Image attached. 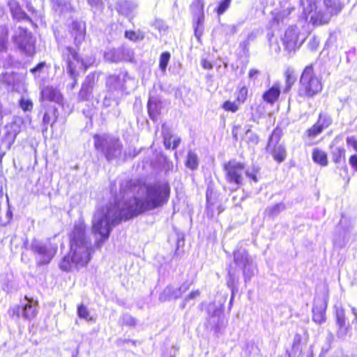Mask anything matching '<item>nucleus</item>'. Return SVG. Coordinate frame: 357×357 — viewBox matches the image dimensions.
Returning <instances> with one entry per match:
<instances>
[{
    "label": "nucleus",
    "instance_id": "nucleus-39",
    "mask_svg": "<svg viewBox=\"0 0 357 357\" xmlns=\"http://www.w3.org/2000/svg\"><path fill=\"white\" fill-rule=\"evenodd\" d=\"M285 209V205L283 203H278L275 205L268 207L265 210L266 214L269 218H275L277 215H278L282 211H283Z\"/></svg>",
    "mask_w": 357,
    "mask_h": 357
},
{
    "label": "nucleus",
    "instance_id": "nucleus-44",
    "mask_svg": "<svg viewBox=\"0 0 357 357\" xmlns=\"http://www.w3.org/2000/svg\"><path fill=\"white\" fill-rule=\"evenodd\" d=\"M77 314L79 318L84 319L87 321H93V317L90 316L89 311L86 305L83 303L78 305Z\"/></svg>",
    "mask_w": 357,
    "mask_h": 357
},
{
    "label": "nucleus",
    "instance_id": "nucleus-10",
    "mask_svg": "<svg viewBox=\"0 0 357 357\" xmlns=\"http://www.w3.org/2000/svg\"><path fill=\"white\" fill-rule=\"evenodd\" d=\"M225 180L228 183L239 188L243 185L245 165L236 160H230L223 165Z\"/></svg>",
    "mask_w": 357,
    "mask_h": 357
},
{
    "label": "nucleus",
    "instance_id": "nucleus-28",
    "mask_svg": "<svg viewBox=\"0 0 357 357\" xmlns=\"http://www.w3.org/2000/svg\"><path fill=\"white\" fill-rule=\"evenodd\" d=\"M324 3L327 12L331 15L339 14L344 7L342 0H324Z\"/></svg>",
    "mask_w": 357,
    "mask_h": 357
},
{
    "label": "nucleus",
    "instance_id": "nucleus-26",
    "mask_svg": "<svg viewBox=\"0 0 357 357\" xmlns=\"http://www.w3.org/2000/svg\"><path fill=\"white\" fill-rule=\"evenodd\" d=\"M281 91L280 84L275 83L271 88L264 92L263 100L271 105H273L280 97Z\"/></svg>",
    "mask_w": 357,
    "mask_h": 357
},
{
    "label": "nucleus",
    "instance_id": "nucleus-42",
    "mask_svg": "<svg viewBox=\"0 0 357 357\" xmlns=\"http://www.w3.org/2000/svg\"><path fill=\"white\" fill-rule=\"evenodd\" d=\"M135 5L128 1H123L119 3V11L123 15H129L135 10Z\"/></svg>",
    "mask_w": 357,
    "mask_h": 357
},
{
    "label": "nucleus",
    "instance_id": "nucleus-38",
    "mask_svg": "<svg viewBox=\"0 0 357 357\" xmlns=\"http://www.w3.org/2000/svg\"><path fill=\"white\" fill-rule=\"evenodd\" d=\"M243 23V22H238L235 24H223L221 25L222 32L225 33L226 37L234 36L238 32V29L242 26Z\"/></svg>",
    "mask_w": 357,
    "mask_h": 357
},
{
    "label": "nucleus",
    "instance_id": "nucleus-7",
    "mask_svg": "<svg viewBox=\"0 0 357 357\" xmlns=\"http://www.w3.org/2000/svg\"><path fill=\"white\" fill-rule=\"evenodd\" d=\"M86 229L83 222H76L70 234V248L83 255L84 259H86V257L91 258L93 251L91 240L86 234Z\"/></svg>",
    "mask_w": 357,
    "mask_h": 357
},
{
    "label": "nucleus",
    "instance_id": "nucleus-47",
    "mask_svg": "<svg viewBox=\"0 0 357 357\" xmlns=\"http://www.w3.org/2000/svg\"><path fill=\"white\" fill-rule=\"evenodd\" d=\"M248 89L245 86H239L236 92V102L241 105L245 102L248 97Z\"/></svg>",
    "mask_w": 357,
    "mask_h": 357
},
{
    "label": "nucleus",
    "instance_id": "nucleus-14",
    "mask_svg": "<svg viewBox=\"0 0 357 357\" xmlns=\"http://www.w3.org/2000/svg\"><path fill=\"white\" fill-rule=\"evenodd\" d=\"M301 6L303 8V13L306 20L310 19V22L313 25H320L326 22L324 15L317 11V4L313 0H301Z\"/></svg>",
    "mask_w": 357,
    "mask_h": 357
},
{
    "label": "nucleus",
    "instance_id": "nucleus-54",
    "mask_svg": "<svg viewBox=\"0 0 357 357\" xmlns=\"http://www.w3.org/2000/svg\"><path fill=\"white\" fill-rule=\"evenodd\" d=\"M247 142L252 145H257L259 143V135L254 132L251 129H248L245 132Z\"/></svg>",
    "mask_w": 357,
    "mask_h": 357
},
{
    "label": "nucleus",
    "instance_id": "nucleus-57",
    "mask_svg": "<svg viewBox=\"0 0 357 357\" xmlns=\"http://www.w3.org/2000/svg\"><path fill=\"white\" fill-rule=\"evenodd\" d=\"M19 105L24 112L30 111L33 108L32 101L30 99L24 98L23 97L19 100Z\"/></svg>",
    "mask_w": 357,
    "mask_h": 357
},
{
    "label": "nucleus",
    "instance_id": "nucleus-29",
    "mask_svg": "<svg viewBox=\"0 0 357 357\" xmlns=\"http://www.w3.org/2000/svg\"><path fill=\"white\" fill-rule=\"evenodd\" d=\"M282 135H283L282 130L279 127L275 128L273 130L270 136L268 137L266 149H268V148H272L273 146H278L280 144H284L283 143H282L280 142Z\"/></svg>",
    "mask_w": 357,
    "mask_h": 357
},
{
    "label": "nucleus",
    "instance_id": "nucleus-2",
    "mask_svg": "<svg viewBox=\"0 0 357 357\" xmlns=\"http://www.w3.org/2000/svg\"><path fill=\"white\" fill-rule=\"evenodd\" d=\"M234 264H230L227 267V284L231 291V297L229 301V305H231L234 300V294L238 290V283L239 275L237 273V269L242 271L244 282L246 285L255 274L257 266L248 251L241 247L234 251Z\"/></svg>",
    "mask_w": 357,
    "mask_h": 357
},
{
    "label": "nucleus",
    "instance_id": "nucleus-21",
    "mask_svg": "<svg viewBox=\"0 0 357 357\" xmlns=\"http://www.w3.org/2000/svg\"><path fill=\"white\" fill-rule=\"evenodd\" d=\"M41 98L43 100H47L51 102H54V105H57L58 107L63 106V98L59 89L52 86H44L41 91Z\"/></svg>",
    "mask_w": 357,
    "mask_h": 357
},
{
    "label": "nucleus",
    "instance_id": "nucleus-51",
    "mask_svg": "<svg viewBox=\"0 0 357 357\" xmlns=\"http://www.w3.org/2000/svg\"><path fill=\"white\" fill-rule=\"evenodd\" d=\"M125 38L127 39L133 41L137 42L138 40H142L144 38V35L140 32H136L135 31H126L124 33Z\"/></svg>",
    "mask_w": 357,
    "mask_h": 357
},
{
    "label": "nucleus",
    "instance_id": "nucleus-41",
    "mask_svg": "<svg viewBox=\"0 0 357 357\" xmlns=\"http://www.w3.org/2000/svg\"><path fill=\"white\" fill-rule=\"evenodd\" d=\"M22 124V121L20 119H15L10 123H8L5 126V130H9L12 134L17 137L21 131Z\"/></svg>",
    "mask_w": 357,
    "mask_h": 357
},
{
    "label": "nucleus",
    "instance_id": "nucleus-45",
    "mask_svg": "<svg viewBox=\"0 0 357 357\" xmlns=\"http://www.w3.org/2000/svg\"><path fill=\"white\" fill-rule=\"evenodd\" d=\"M15 60L13 56L10 54H3V56L0 57V67L3 68H13L15 64Z\"/></svg>",
    "mask_w": 357,
    "mask_h": 357
},
{
    "label": "nucleus",
    "instance_id": "nucleus-56",
    "mask_svg": "<svg viewBox=\"0 0 357 357\" xmlns=\"http://www.w3.org/2000/svg\"><path fill=\"white\" fill-rule=\"evenodd\" d=\"M324 128L317 122L314 126L307 130V135L310 137H314L321 133Z\"/></svg>",
    "mask_w": 357,
    "mask_h": 357
},
{
    "label": "nucleus",
    "instance_id": "nucleus-40",
    "mask_svg": "<svg viewBox=\"0 0 357 357\" xmlns=\"http://www.w3.org/2000/svg\"><path fill=\"white\" fill-rule=\"evenodd\" d=\"M121 61L132 62L134 60V50L132 48L122 46L119 47Z\"/></svg>",
    "mask_w": 357,
    "mask_h": 357
},
{
    "label": "nucleus",
    "instance_id": "nucleus-31",
    "mask_svg": "<svg viewBox=\"0 0 357 357\" xmlns=\"http://www.w3.org/2000/svg\"><path fill=\"white\" fill-rule=\"evenodd\" d=\"M312 158L315 163L321 166L324 167L328 165L327 153L318 148H315L312 150Z\"/></svg>",
    "mask_w": 357,
    "mask_h": 357
},
{
    "label": "nucleus",
    "instance_id": "nucleus-30",
    "mask_svg": "<svg viewBox=\"0 0 357 357\" xmlns=\"http://www.w3.org/2000/svg\"><path fill=\"white\" fill-rule=\"evenodd\" d=\"M204 14L193 15V29L195 36L199 40L204 31Z\"/></svg>",
    "mask_w": 357,
    "mask_h": 357
},
{
    "label": "nucleus",
    "instance_id": "nucleus-60",
    "mask_svg": "<svg viewBox=\"0 0 357 357\" xmlns=\"http://www.w3.org/2000/svg\"><path fill=\"white\" fill-rule=\"evenodd\" d=\"M87 2L91 6L94 13L97 10H102L104 7V0H87Z\"/></svg>",
    "mask_w": 357,
    "mask_h": 357
},
{
    "label": "nucleus",
    "instance_id": "nucleus-55",
    "mask_svg": "<svg viewBox=\"0 0 357 357\" xmlns=\"http://www.w3.org/2000/svg\"><path fill=\"white\" fill-rule=\"evenodd\" d=\"M8 313L11 318L18 319L22 316V306L17 305L11 306L8 309Z\"/></svg>",
    "mask_w": 357,
    "mask_h": 357
},
{
    "label": "nucleus",
    "instance_id": "nucleus-53",
    "mask_svg": "<svg viewBox=\"0 0 357 357\" xmlns=\"http://www.w3.org/2000/svg\"><path fill=\"white\" fill-rule=\"evenodd\" d=\"M259 169L257 167H253L251 169H246L244 174L250 179L251 181L254 183H257L259 181L257 174L259 172Z\"/></svg>",
    "mask_w": 357,
    "mask_h": 357
},
{
    "label": "nucleus",
    "instance_id": "nucleus-1",
    "mask_svg": "<svg viewBox=\"0 0 357 357\" xmlns=\"http://www.w3.org/2000/svg\"><path fill=\"white\" fill-rule=\"evenodd\" d=\"M170 193L169 183L165 179L149 183L135 179L121 182L119 194L114 197V203L98 208L93 215L92 233L99 236L95 246L100 248L122 220L162 208L169 202Z\"/></svg>",
    "mask_w": 357,
    "mask_h": 357
},
{
    "label": "nucleus",
    "instance_id": "nucleus-48",
    "mask_svg": "<svg viewBox=\"0 0 357 357\" xmlns=\"http://www.w3.org/2000/svg\"><path fill=\"white\" fill-rule=\"evenodd\" d=\"M204 2L203 0H193L190 5V8L193 12V15H199L204 13Z\"/></svg>",
    "mask_w": 357,
    "mask_h": 357
},
{
    "label": "nucleus",
    "instance_id": "nucleus-12",
    "mask_svg": "<svg viewBox=\"0 0 357 357\" xmlns=\"http://www.w3.org/2000/svg\"><path fill=\"white\" fill-rule=\"evenodd\" d=\"M208 316V327L213 330L215 333H220L226 326L222 309L220 306H217L213 303L209 304Z\"/></svg>",
    "mask_w": 357,
    "mask_h": 357
},
{
    "label": "nucleus",
    "instance_id": "nucleus-46",
    "mask_svg": "<svg viewBox=\"0 0 357 357\" xmlns=\"http://www.w3.org/2000/svg\"><path fill=\"white\" fill-rule=\"evenodd\" d=\"M300 343H301V337L299 335H296L294 337L293 344H292V349L290 352L287 351V354L289 357H295L296 354L298 353V356L297 357H299L301 354V349L300 348Z\"/></svg>",
    "mask_w": 357,
    "mask_h": 357
},
{
    "label": "nucleus",
    "instance_id": "nucleus-3",
    "mask_svg": "<svg viewBox=\"0 0 357 357\" xmlns=\"http://www.w3.org/2000/svg\"><path fill=\"white\" fill-rule=\"evenodd\" d=\"M63 59L66 63L67 73L73 82L68 85V88L73 89L77 84V78L79 76L78 70L86 71L95 61L94 57L84 59L79 56L77 52L70 46L65 47L62 50Z\"/></svg>",
    "mask_w": 357,
    "mask_h": 357
},
{
    "label": "nucleus",
    "instance_id": "nucleus-20",
    "mask_svg": "<svg viewBox=\"0 0 357 357\" xmlns=\"http://www.w3.org/2000/svg\"><path fill=\"white\" fill-rule=\"evenodd\" d=\"M327 308V302L323 298L317 299L313 305L312 321L317 324L321 325L326 322V311Z\"/></svg>",
    "mask_w": 357,
    "mask_h": 357
},
{
    "label": "nucleus",
    "instance_id": "nucleus-18",
    "mask_svg": "<svg viewBox=\"0 0 357 357\" xmlns=\"http://www.w3.org/2000/svg\"><path fill=\"white\" fill-rule=\"evenodd\" d=\"M69 31L77 47L82 43L86 36V23L81 20H74L69 25Z\"/></svg>",
    "mask_w": 357,
    "mask_h": 357
},
{
    "label": "nucleus",
    "instance_id": "nucleus-32",
    "mask_svg": "<svg viewBox=\"0 0 357 357\" xmlns=\"http://www.w3.org/2000/svg\"><path fill=\"white\" fill-rule=\"evenodd\" d=\"M120 49L112 48L108 49L104 52V59L105 61L110 63H119L121 62V54Z\"/></svg>",
    "mask_w": 357,
    "mask_h": 357
},
{
    "label": "nucleus",
    "instance_id": "nucleus-52",
    "mask_svg": "<svg viewBox=\"0 0 357 357\" xmlns=\"http://www.w3.org/2000/svg\"><path fill=\"white\" fill-rule=\"evenodd\" d=\"M239 105L236 100L234 102L226 100L223 102L222 107L227 112L235 113L238 110Z\"/></svg>",
    "mask_w": 357,
    "mask_h": 357
},
{
    "label": "nucleus",
    "instance_id": "nucleus-15",
    "mask_svg": "<svg viewBox=\"0 0 357 357\" xmlns=\"http://www.w3.org/2000/svg\"><path fill=\"white\" fill-rule=\"evenodd\" d=\"M100 74V73L95 71L85 77L77 95L78 101H89L92 98V93Z\"/></svg>",
    "mask_w": 357,
    "mask_h": 357
},
{
    "label": "nucleus",
    "instance_id": "nucleus-59",
    "mask_svg": "<svg viewBox=\"0 0 357 357\" xmlns=\"http://www.w3.org/2000/svg\"><path fill=\"white\" fill-rule=\"evenodd\" d=\"M295 8L294 7H288L286 9H284L278 13L277 16L275 17V20L278 21L281 20L282 22L286 19Z\"/></svg>",
    "mask_w": 357,
    "mask_h": 357
},
{
    "label": "nucleus",
    "instance_id": "nucleus-43",
    "mask_svg": "<svg viewBox=\"0 0 357 357\" xmlns=\"http://www.w3.org/2000/svg\"><path fill=\"white\" fill-rule=\"evenodd\" d=\"M171 58V54L169 52H163L160 55L159 59V68L163 75L165 74L168 63Z\"/></svg>",
    "mask_w": 357,
    "mask_h": 357
},
{
    "label": "nucleus",
    "instance_id": "nucleus-23",
    "mask_svg": "<svg viewBox=\"0 0 357 357\" xmlns=\"http://www.w3.org/2000/svg\"><path fill=\"white\" fill-rule=\"evenodd\" d=\"M162 102L157 96H150L147 102V110L149 118L156 122L161 114Z\"/></svg>",
    "mask_w": 357,
    "mask_h": 357
},
{
    "label": "nucleus",
    "instance_id": "nucleus-34",
    "mask_svg": "<svg viewBox=\"0 0 357 357\" xmlns=\"http://www.w3.org/2000/svg\"><path fill=\"white\" fill-rule=\"evenodd\" d=\"M16 74L13 72H5L0 73V83L6 86L8 89L13 88L15 82Z\"/></svg>",
    "mask_w": 357,
    "mask_h": 357
},
{
    "label": "nucleus",
    "instance_id": "nucleus-35",
    "mask_svg": "<svg viewBox=\"0 0 357 357\" xmlns=\"http://www.w3.org/2000/svg\"><path fill=\"white\" fill-rule=\"evenodd\" d=\"M122 97L112 94L109 91H107V93L102 100V106L105 108L111 107L113 104L119 105Z\"/></svg>",
    "mask_w": 357,
    "mask_h": 357
},
{
    "label": "nucleus",
    "instance_id": "nucleus-4",
    "mask_svg": "<svg viewBox=\"0 0 357 357\" xmlns=\"http://www.w3.org/2000/svg\"><path fill=\"white\" fill-rule=\"evenodd\" d=\"M93 139L95 149L100 152L108 162L121 156L123 145L119 138L107 134H96Z\"/></svg>",
    "mask_w": 357,
    "mask_h": 357
},
{
    "label": "nucleus",
    "instance_id": "nucleus-27",
    "mask_svg": "<svg viewBox=\"0 0 357 357\" xmlns=\"http://www.w3.org/2000/svg\"><path fill=\"white\" fill-rule=\"evenodd\" d=\"M270 153L273 160L278 163L284 162L287 158V151L284 144L273 146L266 149Z\"/></svg>",
    "mask_w": 357,
    "mask_h": 357
},
{
    "label": "nucleus",
    "instance_id": "nucleus-61",
    "mask_svg": "<svg viewBox=\"0 0 357 357\" xmlns=\"http://www.w3.org/2000/svg\"><path fill=\"white\" fill-rule=\"evenodd\" d=\"M123 324L129 326H135L137 324V320L132 316L128 314H125L122 317Z\"/></svg>",
    "mask_w": 357,
    "mask_h": 357
},
{
    "label": "nucleus",
    "instance_id": "nucleus-6",
    "mask_svg": "<svg viewBox=\"0 0 357 357\" xmlns=\"http://www.w3.org/2000/svg\"><path fill=\"white\" fill-rule=\"evenodd\" d=\"M15 49L25 57L32 58L36 53V40L33 33L26 28L17 27L12 36Z\"/></svg>",
    "mask_w": 357,
    "mask_h": 357
},
{
    "label": "nucleus",
    "instance_id": "nucleus-33",
    "mask_svg": "<svg viewBox=\"0 0 357 357\" xmlns=\"http://www.w3.org/2000/svg\"><path fill=\"white\" fill-rule=\"evenodd\" d=\"M346 150L343 146H331V154L333 162L335 164L341 162L342 160L345 161Z\"/></svg>",
    "mask_w": 357,
    "mask_h": 357
},
{
    "label": "nucleus",
    "instance_id": "nucleus-24",
    "mask_svg": "<svg viewBox=\"0 0 357 357\" xmlns=\"http://www.w3.org/2000/svg\"><path fill=\"white\" fill-rule=\"evenodd\" d=\"M59 117V112L58 107L54 105H50L46 109L43 117V124H42V130L43 132H46L48 129V126L51 125L52 127L54 123L56 122Z\"/></svg>",
    "mask_w": 357,
    "mask_h": 357
},
{
    "label": "nucleus",
    "instance_id": "nucleus-9",
    "mask_svg": "<svg viewBox=\"0 0 357 357\" xmlns=\"http://www.w3.org/2000/svg\"><path fill=\"white\" fill-rule=\"evenodd\" d=\"M335 318L336 325V337L341 340H345L348 336L351 338L354 335L357 337V308L351 307V313L354 316V318L351 321V324H354V331L356 334H354L351 331V327L349 324H346V315L345 311L342 306L335 305Z\"/></svg>",
    "mask_w": 357,
    "mask_h": 357
},
{
    "label": "nucleus",
    "instance_id": "nucleus-58",
    "mask_svg": "<svg viewBox=\"0 0 357 357\" xmlns=\"http://www.w3.org/2000/svg\"><path fill=\"white\" fill-rule=\"evenodd\" d=\"M8 37L7 34H1L0 36V57L7 52Z\"/></svg>",
    "mask_w": 357,
    "mask_h": 357
},
{
    "label": "nucleus",
    "instance_id": "nucleus-16",
    "mask_svg": "<svg viewBox=\"0 0 357 357\" xmlns=\"http://www.w3.org/2000/svg\"><path fill=\"white\" fill-rule=\"evenodd\" d=\"M191 284L192 282L188 281L184 282L178 287L169 284L160 294L159 301L165 302L171 300H177L181 298L182 295L190 288Z\"/></svg>",
    "mask_w": 357,
    "mask_h": 357
},
{
    "label": "nucleus",
    "instance_id": "nucleus-13",
    "mask_svg": "<svg viewBox=\"0 0 357 357\" xmlns=\"http://www.w3.org/2000/svg\"><path fill=\"white\" fill-rule=\"evenodd\" d=\"M90 259L91 258L89 257L84 259L83 255L77 252L75 253V252L70 249L69 253L65 255L61 260L59 268L63 271L69 272L76 266H86Z\"/></svg>",
    "mask_w": 357,
    "mask_h": 357
},
{
    "label": "nucleus",
    "instance_id": "nucleus-36",
    "mask_svg": "<svg viewBox=\"0 0 357 357\" xmlns=\"http://www.w3.org/2000/svg\"><path fill=\"white\" fill-rule=\"evenodd\" d=\"M185 164L188 169L191 170H196L199 165V159L197 155L192 151L190 150L188 153Z\"/></svg>",
    "mask_w": 357,
    "mask_h": 357
},
{
    "label": "nucleus",
    "instance_id": "nucleus-64",
    "mask_svg": "<svg viewBox=\"0 0 357 357\" xmlns=\"http://www.w3.org/2000/svg\"><path fill=\"white\" fill-rule=\"evenodd\" d=\"M347 144L351 146L357 152V136H349L346 139Z\"/></svg>",
    "mask_w": 357,
    "mask_h": 357
},
{
    "label": "nucleus",
    "instance_id": "nucleus-11",
    "mask_svg": "<svg viewBox=\"0 0 357 357\" xmlns=\"http://www.w3.org/2000/svg\"><path fill=\"white\" fill-rule=\"evenodd\" d=\"M130 79L128 72L125 70H120L117 73L110 75L106 79L107 91L123 97L124 91L126 90L125 86L127 80Z\"/></svg>",
    "mask_w": 357,
    "mask_h": 357
},
{
    "label": "nucleus",
    "instance_id": "nucleus-25",
    "mask_svg": "<svg viewBox=\"0 0 357 357\" xmlns=\"http://www.w3.org/2000/svg\"><path fill=\"white\" fill-rule=\"evenodd\" d=\"M11 15L14 19L17 20H26L31 22V19L28 15L22 9L19 3L15 0H9L8 2Z\"/></svg>",
    "mask_w": 357,
    "mask_h": 357
},
{
    "label": "nucleus",
    "instance_id": "nucleus-50",
    "mask_svg": "<svg viewBox=\"0 0 357 357\" xmlns=\"http://www.w3.org/2000/svg\"><path fill=\"white\" fill-rule=\"evenodd\" d=\"M231 0H221L218 2V6L215 9L217 15L220 16L223 15L229 8Z\"/></svg>",
    "mask_w": 357,
    "mask_h": 357
},
{
    "label": "nucleus",
    "instance_id": "nucleus-63",
    "mask_svg": "<svg viewBox=\"0 0 357 357\" xmlns=\"http://www.w3.org/2000/svg\"><path fill=\"white\" fill-rule=\"evenodd\" d=\"M46 63L45 61H41L38 63L35 67L32 68L30 70V73H31L35 77L37 76L38 73H40L42 70L45 67Z\"/></svg>",
    "mask_w": 357,
    "mask_h": 357
},
{
    "label": "nucleus",
    "instance_id": "nucleus-19",
    "mask_svg": "<svg viewBox=\"0 0 357 357\" xmlns=\"http://www.w3.org/2000/svg\"><path fill=\"white\" fill-rule=\"evenodd\" d=\"M206 212L208 218H213L215 207L218 204L219 193L215 190L213 183L209 182L206 192Z\"/></svg>",
    "mask_w": 357,
    "mask_h": 357
},
{
    "label": "nucleus",
    "instance_id": "nucleus-8",
    "mask_svg": "<svg viewBox=\"0 0 357 357\" xmlns=\"http://www.w3.org/2000/svg\"><path fill=\"white\" fill-rule=\"evenodd\" d=\"M29 250L35 256L38 266H44L50 263L57 252L58 246L49 239L45 241L33 238L29 245Z\"/></svg>",
    "mask_w": 357,
    "mask_h": 357
},
{
    "label": "nucleus",
    "instance_id": "nucleus-49",
    "mask_svg": "<svg viewBox=\"0 0 357 357\" xmlns=\"http://www.w3.org/2000/svg\"><path fill=\"white\" fill-rule=\"evenodd\" d=\"M333 122L331 116L326 113H320L317 123L324 129L331 125Z\"/></svg>",
    "mask_w": 357,
    "mask_h": 357
},
{
    "label": "nucleus",
    "instance_id": "nucleus-22",
    "mask_svg": "<svg viewBox=\"0 0 357 357\" xmlns=\"http://www.w3.org/2000/svg\"><path fill=\"white\" fill-rule=\"evenodd\" d=\"M25 303L22 305V317L26 320H31L38 314V301L28 296L24 297Z\"/></svg>",
    "mask_w": 357,
    "mask_h": 357
},
{
    "label": "nucleus",
    "instance_id": "nucleus-62",
    "mask_svg": "<svg viewBox=\"0 0 357 357\" xmlns=\"http://www.w3.org/2000/svg\"><path fill=\"white\" fill-rule=\"evenodd\" d=\"M319 45V40L317 36H313L311 38L308 42L307 47L308 49L314 52L317 50L318 46Z\"/></svg>",
    "mask_w": 357,
    "mask_h": 357
},
{
    "label": "nucleus",
    "instance_id": "nucleus-5",
    "mask_svg": "<svg viewBox=\"0 0 357 357\" xmlns=\"http://www.w3.org/2000/svg\"><path fill=\"white\" fill-rule=\"evenodd\" d=\"M322 83L314 72L313 66L309 65L303 70L299 79L298 96L312 98L322 91Z\"/></svg>",
    "mask_w": 357,
    "mask_h": 357
},
{
    "label": "nucleus",
    "instance_id": "nucleus-37",
    "mask_svg": "<svg viewBox=\"0 0 357 357\" xmlns=\"http://www.w3.org/2000/svg\"><path fill=\"white\" fill-rule=\"evenodd\" d=\"M16 136L11 133L9 130H6L4 136L1 139L0 147L8 150L14 143Z\"/></svg>",
    "mask_w": 357,
    "mask_h": 357
},
{
    "label": "nucleus",
    "instance_id": "nucleus-17",
    "mask_svg": "<svg viewBox=\"0 0 357 357\" xmlns=\"http://www.w3.org/2000/svg\"><path fill=\"white\" fill-rule=\"evenodd\" d=\"M299 34L300 31L296 26H290L286 30L282 40L285 49L289 52L294 51L303 43L305 38L299 41Z\"/></svg>",
    "mask_w": 357,
    "mask_h": 357
}]
</instances>
